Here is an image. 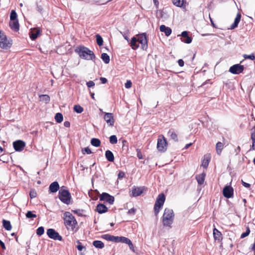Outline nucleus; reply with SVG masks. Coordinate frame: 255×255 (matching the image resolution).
<instances>
[{"instance_id": "obj_11", "label": "nucleus", "mask_w": 255, "mask_h": 255, "mask_svg": "<svg viewBox=\"0 0 255 255\" xmlns=\"http://www.w3.org/2000/svg\"><path fill=\"white\" fill-rule=\"evenodd\" d=\"M245 69L243 65L237 64L231 66L229 69V72L234 74H239L242 73Z\"/></svg>"}, {"instance_id": "obj_30", "label": "nucleus", "mask_w": 255, "mask_h": 255, "mask_svg": "<svg viewBox=\"0 0 255 255\" xmlns=\"http://www.w3.org/2000/svg\"><path fill=\"white\" fill-rule=\"evenodd\" d=\"M93 245L96 248L103 249L104 247V244L101 241H94Z\"/></svg>"}, {"instance_id": "obj_43", "label": "nucleus", "mask_w": 255, "mask_h": 255, "mask_svg": "<svg viewBox=\"0 0 255 255\" xmlns=\"http://www.w3.org/2000/svg\"><path fill=\"white\" fill-rule=\"evenodd\" d=\"M44 228L43 227H39L36 230V234L38 236H41L44 234Z\"/></svg>"}, {"instance_id": "obj_34", "label": "nucleus", "mask_w": 255, "mask_h": 255, "mask_svg": "<svg viewBox=\"0 0 255 255\" xmlns=\"http://www.w3.org/2000/svg\"><path fill=\"white\" fill-rule=\"evenodd\" d=\"M91 144L95 147H99L101 144V141L99 139L93 138L91 140Z\"/></svg>"}, {"instance_id": "obj_55", "label": "nucleus", "mask_w": 255, "mask_h": 255, "mask_svg": "<svg viewBox=\"0 0 255 255\" xmlns=\"http://www.w3.org/2000/svg\"><path fill=\"white\" fill-rule=\"evenodd\" d=\"M132 86V83L130 80H128L125 83V87L126 88H130Z\"/></svg>"}, {"instance_id": "obj_16", "label": "nucleus", "mask_w": 255, "mask_h": 255, "mask_svg": "<svg viewBox=\"0 0 255 255\" xmlns=\"http://www.w3.org/2000/svg\"><path fill=\"white\" fill-rule=\"evenodd\" d=\"M9 26L12 30L15 32L18 31L19 29V24L18 20H10L9 22Z\"/></svg>"}, {"instance_id": "obj_2", "label": "nucleus", "mask_w": 255, "mask_h": 255, "mask_svg": "<svg viewBox=\"0 0 255 255\" xmlns=\"http://www.w3.org/2000/svg\"><path fill=\"white\" fill-rule=\"evenodd\" d=\"M174 219V214L172 209L165 208L162 217V222L164 227L168 229L172 228Z\"/></svg>"}, {"instance_id": "obj_9", "label": "nucleus", "mask_w": 255, "mask_h": 255, "mask_svg": "<svg viewBox=\"0 0 255 255\" xmlns=\"http://www.w3.org/2000/svg\"><path fill=\"white\" fill-rule=\"evenodd\" d=\"M46 233L50 239L60 241L62 240V237L53 229H48L47 230Z\"/></svg>"}, {"instance_id": "obj_61", "label": "nucleus", "mask_w": 255, "mask_h": 255, "mask_svg": "<svg viewBox=\"0 0 255 255\" xmlns=\"http://www.w3.org/2000/svg\"><path fill=\"white\" fill-rule=\"evenodd\" d=\"M100 80L102 84H105L107 82V79L104 77H101Z\"/></svg>"}, {"instance_id": "obj_48", "label": "nucleus", "mask_w": 255, "mask_h": 255, "mask_svg": "<svg viewBox=\"0 0 255 255\" xmlns=\"http://www.w3.org/2000/svg\"><path fill=\"white\" fill-rule=\"evenodd\" d=\"M121 237L114 236L112 235V242L115 243H120Z\"/></svg>"}, {"instance_id": "obj_44", "label": "nucleus", "mask_w": 255, "mask_h": 255, "mask_svg": "<svg viewBox=\"0 0 255 255\" xmlns=\"http://www.w3.org/2000/svg\"><path fill=\"white\" fill-rule=\"evenodd\" d=\"M73 212L77 214L79 216L82 217L84 216L85 211L83 209H77L73 210Z\"/></svg>"}, {"instance_id": "obj_39", "label": "nucleus", "mask_w": 255, "mask_h": 255, "mask_svg": "<svg viewBox=\"0 0 255 255\" xmlns=\"http://www.w3.org/2000/svg\"><path fill=\"white\" fill-rule=\"evenodd\" d=\"M74 110L76 113L80 114L83 111V108L79 105H75L74 107Z\"/></svg>"}, {"instance_id": "obj_20", "label": "nucleus", "mask_w": 255, "mask_h": 255, "mask_svg": "<svg viewBox=\"0 0 255 255\" xmlns=\"http://www.w3.org/2000/svg\"><path fill=\"white\" fill-rule=\"evenodd\" d=\"M160 30L165 33V35L167 36L170 35L171 33L172 30L170 27H166L164 25H161L160 26Z\"/></svg>"}, {"instance_id": "obj_31", "label": "nucleus", "mask_w": 255, "mask_h": 255, "mask_svg": "<svg viewBox=\"0 0 255 255\" xmlns=\"http://www.w3.org/2000/svg\"><path fill=\"white\" fill-rule=\"evenodd\" d=\"M223 144L221 142H218L216 145V151L218 155H220L223 148Z\"/></svg>"}, {"instance_id": "obj_21", "label": "nucleus", "mask_w": 255, "mask_h": 255, "mask_svg": "<svg viewBox=\"0 0 255 255\" xmlns=\"http://www.w3.org/2000/svg\"><path fill=\"white\" fill-rule=\"evenodd\" d=\"M40 31L37 29L31 30L29 33L30 38L32 40L36 39L40 34Z\"/></svg>"}, {"instance_id": "obj_17", "label": "nucleus", "mask_w": 255, "mask_h": 255, "mask_svg": "<svg viewBox=\"0 0 255 255\" xmlns=\"http://www.w3.org/2000/svg\"><path fill=\"white\" fill-rule=\"evenodd\" d=\"M59 189V185L58 182L54 181L49 185V191L51 193L56 192Z\"/></svg>"}, {"instance_id": "obj_24", "label": "nucleus", "mask_w": 255, "mask_h": 255, "mask_svg": "<svg viewBox=\"0 0 255 255\" xmlns=\"http://www.w3.org/2000/svg\"><path fill=\"white\" fill-rule=\"evenodd\" d=\"M205 176L206 174L203 172L200 174L197 175L196 176V179L197 181L198 184L202 185L203 184L205 180Z\"/></svg>"}, {"instance_id": "obj_54", "label": "nucleus", "mask_w": 255, "mask_h": 255, "mask_svg": "<svg viewBox=\"0 0 255 255\" xmlns=\"http://www.w3.org/2000/svg\"><path fill=\"white\" fill-rule=\"evenodd\" d=\"M136 151H137V157L139 159H142L143 158V156H142V153L140 151V150L139 149H136Z\"/></svg>"}, {"instance_id": "obj_53", "label": "nucleus", "mask_w": 255, "mask_h": 255, "mask_svg": "<svg viewBox=\"0 0 255 255\" xmlns=\"http://www.w3.org/2000/svg\"><path fill=\"white\" fill-rule=\"evenodd\" d=\"M136 212V209L134 208H132L128 210V214L129 215H134Z\"/></svg>"}, {"instance_id": "obj_57", "label": "nucleus", "mask_w": 255, "mask_h": 255, "mask_svg": "<svg viewBox=\"0 0 255 255\" xmlns=\"http://www.w3.org/2000/svg\"><path fill=\"white\" fill-rule=\"evenodd\" d=\"M242 184L246 188H250L251 187V185L249 183H246L243 180H241Z\"/></svg>"}, {"instance_id": "obj_52", "label": "nucleus", "mask_w": 255, "mask_h": 255, "mask_svg": "<svg viewBox=\"0 0 255 255\" xmlns=\"http://www.w3.org/2000/svg\"><path fill=\"white\" fill-rule=\"evenodd\" d=\"M243 56L245 59H250L252 60H254L255 58V56L253 53L250 55L244 54Z\"/></svg>"}, {"instance_id": "obj_5", "label": "nucleus", "mask_w": 255, "mask_h": 255, "mask_svg": "<svg viewBox=\"0 0 255 255\" xmlns=\"http://www.w3.org/2000/svg\"><path fill=\"white\" fill-rule=\"evenodd\" d=\"M12 45V40L8 39L6 36L0 30V47L3 49H8Z\"/></svg>"}, {"instance_id": "obj_27", "label": "nucleus", "mask_w": 255, "mask_h": 255, "mask_svg": "<svg viewBox=\"0 0 255 255\" xmlns=\"http://www.w3.org/2000/svg\"><path fill=\"white\" fill-rule=\"evenodd\" d=\"M210 161V156L209 155L204 156V158L202 161V165L204 168H207L208 166L209 162Z\"/></svg>"}, {"instance_id": "obj_22", "label": "nucleus", "mask_w": 255, "mask_h": 255, "mask_svg": "<svg viewBox=\"0 0 255 255\" xmlns=\"http://www.w3.org/2000/svg\"><path fill=\"white\" fill-rule=\"evenodd\" d=\"M143 192V190L140 187H134L132 189V195L134 197L140 195Z\"/></svg>"}, {"instance_id": "obj_32", "label": "nucleus", "mask_w": 255, "mask_h": 255, "mask_svg": "<svg viewBox=\"0 0 255 255\" xmlns=\"http://www.w3.org/2000/svg\"><path fill=\"white\" fill-rule=\"evenodd\" d=\"M173 4L177 7H183L184 3V0H172Z\"/></svg>"}, {"instance_id": "obj_56", "label": "nucleus", "mask_w": 255, "mask_h": 255, "mask_svg": "<svg viewBox=\"0 0 255 255\" xmlns=\"http://www.w3.org/2000/svg\"><path fill=\"white\" fill-rule=\"evenodd\" d=\"M86 85L88 88H90L95 86V83L92 81H89L87 82Z\"/></svg>"}, {"instance_id": "obj_49", "label": "nucleus", "mask_w": 255, "mask_h": 255, "mask_svg": "<svg viewBox=\"0 0 255 255\" xmlns=\"http://www.w3.org/2000/svg\"><path fill=\"white\" fill-rule=\"evenodd\" d=\"M77 243L78 244L77 246V248L78 251H82L83 249H86L85 247L82 245L81 242L79 240L77 241Z\"/></svg>"}, {"instance_id": "obj_12", "label": "nucleus", "mask_w": 255, "mask_h": 255, "mask_svg": "<svg viewBox=\"0 0 255 255\" xmlns=\"http://www.w3.org/2000/svg\"><path fill=\"white\" fill-rule=\"evenodd\" d=\"M13 146L16 151H21L25 146V143L21 140H17L13 142Z\"/></svg>"}, {"instance_id": "obj_40", "label": "nucleus", "mask_w": 255, "mask_h": 255, "mask_svg": "<svg viewBox=\"0 0 255 255\" xmlns=\"http://www.w3.org/2000/svg\"><path fill=\"white\" fill-rule=\"evenodd\" d=\"M251 139L252 143L251 149L253 150H255V134H251Z\"/></svg>"}, {"instance_id": "obj_63", "label": "nucleus", "mask_w": 255, "mask_h": 255, "mask_svg": "<svg viewBox=\"0 0 255 255\" xmlns=\"http://www.w3.org/2000/svg\"><path fill=\"white\" fill-rule=\"evenodd\" d=\"M64 126L66 128H68L70 126V123L68 121H65L64 123Z\"/></svg>"}, {"instance_id": "obj_23", "label": "nucleus", "mask_w": 255, "mask_h": 255, "mask_svg": "<svg viewBox=\"0 0 255 255\" xmlns=\"http://www.w3.org/2000/svg\"><path fill=\"white\" fill-rule=\"evenodd\" d=\"M168 135L170 137V138L173 139L175 142H178V139L177 134L174 131V129H171L168 132Z\"/></svg>"}, {"instance_id": "obj_28", "label": "nucleus", "mask_w": 255, "mask_h": 255, "mask_svg": "<svg viewBox=\"0 0 255 255\" xmlns=\"http://www.w3.org/2000/svg\"><path fill=\"white\" fill-rule=\"evenodd\" d=\"M137 41L136 37L134 36L131 38L130 44L132 49L135 50L139 47V45L137 44Z\"/></svg>"}, {"instance_id": "obj_35", "label": "nucleus", "mask_w": 255, "mask_h": 255, "mask_svg": "<svg viewBox=\"0 0 255 255\" xmlns=\"http://www.w3.org/2000/svg\"><path fill=\"white\" fill-rule=\"evenodd\" d=\"M39 99L40 101L44 102L47 104L50 101V97L47 95H41L39 96Z\"/></svg>"}, {"instance_id": "obj_7", "label": "nucleus", "mask_w": 255, "mask_h": 255, "mask_svg": "<svg viewBox=\"0 0 255 255\" xmlns=\"http://www.w3.org/2000/svg\"><path fill=\"white\" fill-rule=\"evenodd\" d=\"M157 150L160 152H164L167 149V142L163 135L159 136L157 143Z\"/></svg>"}, {"instance_id": "obj_15", "label": "nucleus", "mask_w": 255, "mask_h": 255, "mask_svg": "<svg viewBox=\"0 0 255 255\" xmlns=\"http://www.w3.org/2000/svg\"><path fill=\"white\" fill-rule=\"evenodd\" d=\"M181 36H182L181 39L182 42L187 44L191 43L192 38L188 36V32L187 31H183L181 34Z\"/></svg>"}, {"instance_id": "obj_41", "label": "nucleus", "mask_w": 255, "mask_h": 255, "mask_svg": "<svg viewBox=\"0 0 255 255\" xmlns=\"http://www.w3.org/2000/svg\"><path fill=\"white\" fill-rule=\"evenodd\" d=\"M118 142V139L116 135H112L110 137V142L112 144H116Z\"/></svg>"}, {"instance_id": "obj_62", "label": "nucleus", "mask_w": 255, "mask_h": 255, "mask_svg": "<svg viewBox=\"0 0 255 255\" xmlns=\"http://www.w3.org/2000/svg\"><path fill=\"white\" fill-rule=\"evenodd\" d=\"M0 246L3 250H5L6 248L3 242L0 240Z\"/></svg>"}, {"instance_id": "obj_58", "label": "nucleus", "mask_w": 255, "mask_h": 255, "mask_svg": "<svg viewBox=\"0 0 255 255\" xmlns=\"http://www.w3.org/2000/svg\"><path fill=\"white\" fill-rule=\"evenodd\" d=\"M129 246V249L133 252H134V246L132 244V243H131V241L128 243V244Z\"/></svg>"}, {"instance_id": "obj_8", "label": "nucleus", "mask_w": 255, "mask_h": 255, "mask_svg": "<svg viewBox=\"0 0 255 255\" xmlns=\"http://www.w3.org/2000/svg\"><path fill=\"white\" fill-rule=\"evenodd\" d=\"M137 42L141 44V48L146 50L147 48V39L145 33H142L136 35Z\"/></svg>"}, {"instance_id": "obj_3", "label": "nucleus", "mask_w": 255, "mask_h": 255, "mask_svg": "<svg viewBox=\"0 0 255 255\" xmlns=\"http://www.w3.org/2000/svg\"><path fill=\"white\" fill-rule=\"evenodd\" d=\"M64 220L65 225L68 230H73L75 228V225L77 224V222L75 217L70 212H65L64 213Z\"/></svg>"}, {"instance_id": "obj_45", "label": "nucleus", "mask_w": 255, "mask_h": 255, "mask_svg": "<svg viewBox=\"0 0 255 255\" xmlns=\"http://www.w3.org/2000/svg\"><path fill=\"white\" fill-rule=\"evenodd\" d=\"M250 228H249V227H247L246 231L242 234V235L241 236V238L243 239V238L247 237L250 234Z\"/></svg>"}, {"instance_id": "obj_26", "label": "nucleus", "mask_w": 255, "mask_h": 255, "mask_svg": "<svg viewBox=\"0 0 255 255\" xmlns=\"http://www.w3.org/2000/svg\"><path fill=\"white\" fill-rule=\"evenodd\" d=\"M221 233L216 228L213 230V236L215 240L220 241L222 239Z\"/></svg>"}, {"instance_id": "obj_42", "label": "nucleus", "mask_w": 255, "mask_h": 255, "mask_svg": "<svg viewBox=\"0 0 255 255\" xmlns=\"http://www.w3.org/2000/svg\"><path fill=\"white\" fill-rule=\"evenodd\" d=\"M26 217L27 218L33 219L36 218L37 216L33 214L32 211H28L26 214Z\"/></svg>"}, {"instance_id": "obj_37", "label": "nucleus", "mask_w": 255, "mask_h": 255, "mask_svg": "<svg viewBox=\"0 0 255 255\" xmlns=\"http://www.w3.org/2000/svg\"><path fill=\"white\" fill-rule=\"evenodd\" d=\"M96 42L97 44L101 46L103 45V39L102 36L99 34H96Z\"/></svg>"}, {"instance_id": "obj_51", "label": "nucleus", "mask_w": 255, "mask_h": 255, "mask_svg": "<svg viewBox=\"0 0 255 255\" xmlns=\"http://www.w3.org/2000/svg\"><path fill=\"white\" fill-rule=\"evenodd\" d=\"M130 241V240L125 237H121V242L120 243H125L126 244H128V243Z\"/></svg>"}, {"instance_id": "obj_13", "label": "nucleus", "mask_w": 255, "mask_h": 255, "mask_svg": "<svg viewBox=\"0 0 255 255\" xmlns=\"http://www.w3.org/2000/svg\"><path fill=\"white\" fill-rule=\"evenodd\" d=\"M234 189L231 186H226L223 190V194L227 198H230L233 197Z\"/></svg>"}, {"instance_id": "obj_38", "label": "nucleus", "mask_w": 255, "mask_h": 255, "mask_svg": "<svg viewBox=\"0 0 255 255\" xmlns=\"http://www.w3.org/2000/svg\"><path fill=\"white\" fill-rule=\"evenodd\" d=\"M17 13L14 10H12L10 12V20H17Z\"/></svg>"}, {"instance_id": "obj_6", "label": "nucleus", "mask_w": 255, "mask_h": 255, "mask_svg": "<svg viewBox=\"0 0 255 255\" xmlns=\"http://www.w3.org/2000/svg\"><path fill=\"white\" fill-rule=\"evenodd\" d=\"M165 200V197L163 194H160L158 196L154 206V211L156 216L158 215L160 208L163 206Z\"/></svg>"}, {"instance_id": "obj_59", "label": "nucleus", "mask_w": 255, "mask_h": 255, "mask_svg": "<svg viewBox=\"0 0 255 255\" xmlns=\"http://www.w3.org/2000/svg\"><path fill=\"white\" fill-rule=\"evenodd\" d=\"M178 63L180 67H182L184 65V62L182 59H179L178 60Z\"/></svg>"}, {"instance_id": "obj_25", "label": "nucleus", "mask_w": 255, "mask_h": 255, "mask_svg": "<svg viewBox=\"0 0 255 255\" xmlns=\"http://www.w3.org/2000/svg\"><path fill=\"white\" fill-rule=\"evenodd\" d=\"M105 156L106 159L110 162H113L114 161V155L113 152L110 150H107L105 152Z\"/></svg>"}, {"instance_id": "obj_10", "label": "nucleus", "mask_w": 255, "mask_h": 255, "mask_svg": "<svg viewBox=\"0 0 255 255\" xmlns=\"http://www.w3.org/2000/svg\"><path fill=\"white\" fill-rule=\"evenodd\" d=\"M100 200L105 201L110 205H113L115 201V198L109 194L104 192L100 195Z\"/></svg>"}, {"instance_id": "obj_18", "label": "nucleus", "mask_w": 255, "mask_h": 255, "mask_svg": "<svg viewBox=\"0 0 255 255\" xmlns=\"http://www.w3.org/2000/svg\"><path fill=\"white\" fill-rule=\"evenodd\" d=\"M96 210L99 214H103L108 211V208L104 204L100 203L97 205Z\"/></svg>"}, {"instance_id": "obj_4", "label": "nucleus", "mask_w": 255, "mask_h": 255, "mask_svg": "<svg viewBox=\"0 0 255 255\" xmlns=\"http://www.w3.org/2000/svg\"><path fill=\"white\" fill-rule=\"evenodd\" d=\"M59 199L64 204L69 205L71 203V196L69 191L62 186L59 191Z\"/></svg>"}, {"instance_id": "obj_46", "label": "nucleus", "mask_w": 255, "mask_h": 255, "mask_svg": "<svg viewBox=\"0 0 255 255\" xmlns=\"http://www.w3.org/2000/svg\"><path fill=\"white\" fill-rule=\"evenodd\" d=\"M102 238L109 241L112 242V235L109 234H105L102 236Z\"/></svg>"}, {"instance_id": "obj_19", "label": "nucleus", "mask_w": 255, "mask_h": 255, "mask_svg": "<svg viewBox=\"0 0 255 255\" xmlns=\"http://www.w3.org/2000/svg\"><path fill=\"white\" fill-rule=\"evenodd\" d=\"M241 14L240 13H238L235 19L234 23L230 26L231 29H234L238 26L239 23L241 20Z\"/></svg>"}, {"instance_id": "obj_47", "label": "nucleus", "mask_w": 255, "mask_h": 255, "mask_svg": "<svg viewBox=\"0 0 255 255\" xmlns=\"http://www.w3.org/2000/svg\"><path fill=\"white\" fill-rule=\"evenodd\" d=\"M37 193L35 189H32L30 191L29 196L31 198H34L36 197Z\"/></svg>"}, {"instance_id": "obj_1", "label": "nucleus", "mask_w": 255, "mask_h": 255, "mask_svg": "<svg viewBox=\"0 0 255 255\" xmlns=\"http://www.w3.org/2000/svg\"><path fill=\"white\" fill-rule=\"evenodd\" d=\"M75 52L78 54L81 58L84 60H94L96 59L94 52L85 46H79L76 47Z\"/></svg>"}, {"instance_id": "obj_36", "label": "nucleus", "mask_w": 255, "mask_h": 255, "mask_svg": "<svg viewBox=\"0 0 255 255\" xmlns=\"http://www.w3.org/2000/svg\"><path fill=\"white\" fill-rule=\"evenodd\" d=\"M55 120L58 123H60L63 121V117L61 113H58L55 116Z\"/></svg>"}, {"instance_id": "obj_14", "label": "nucleus", "mask_w": 255, "mask_h": 255, "mask_svg": "<svg viewBox=\"0 0 255 255\" xmlns=\"http://www.w3.org/2000/svg\"><path fill=\"white\" fill-rule=\"evenodd\" d=\"M104 119L109 126L113 127L114 126L115 119L112 113H106L104 116Z\"/></svg>"}, {"instance_id": "obj_50", "label": "nucleus", "mask_w": 255, "mask_h": 255, "mask_svg": "<svg viewBox=\"0 0 255 255\" xmlns=\"http://www.w3.org/2000/svg\"><path fill=\"white\" fill-rule=\"evenodd\" d=\"M82 152L83 154L87 153L88 154H91L92 151L89 147H85L82 149Z\"/></svg>"}, {"instance_id": "obj_33", "label": "nucleus", "mask_w": 255, "mask_h": 255, "mask_svg": "<svg viewBox=\"0 0 255 255\" xmlns=\"http://www.w3.org/2000/svg\"><path fill=\"white\" fill-rule=\"evenodd\" d=\"M101 59L105 64H108L110 62V56L106 53H103L101 55Z\"/></svg>"}, {"instance_id": "obj_29", "label": "nucleus", "mask_w": 255, "mask_h": 255, "mask_svg": "<svg viewBox=\"0 0 255 255\" xmlns=\"http://www.w3.org/2000/svg\"><path fill=\"white\" fill-rule=\"evenodd\" d=\"M2 224L4 228L7 231H10L12 228L11 225L9 221L3 219L2 220Z\"/></svg>"}, {"instance_id": "obj_60", "label": "nucleus", "mask_w": 255, "mask_h": 255, "mask_svg": "<svg viewBox=\"0 0 255 255\" xmlns=\"http://www.w3.org/2000/svg\"><path fill=\"white\" fill-rule=\"evenodd\" d=\"M36 9H37V10L40 12V13H42V10H43V8L40 5H37V7H36Z\"/></svg>"}, {"instance_id": "obj_64", "label": "nucleus", "mask_w": 255, "mask_h": 255, "mask_svg": "<svg viewBox=\"0 0 255 255\" xmlns=\"http://www.w3.org/2000/svg\"><path fill=\"white\" fill-rule=\"evenodd\" d=\"M125 175V173L124 172H119V173L118 174V177L119 178H123Z\"/></svg>"}]
</instances>
